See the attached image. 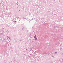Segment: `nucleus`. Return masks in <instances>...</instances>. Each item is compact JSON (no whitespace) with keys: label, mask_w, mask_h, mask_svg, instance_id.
<instances>
[{"label":"nucleus","mask_w":63,"mask_h":63,"mask_svg":"<svg viewBox=\"0 0 63 63\" xmlns=\"http://www.w3.org/2000/svg\"><path fill=\"white\" fill-rule=\"evenodd\" d=\"M34 38L35 39V40H37V38L36 36H34Z\"/></svg>","instance_id":"f257e3e1"},{"label":"nucleus","mask_w":63,"mask_h":63,"mask_svg":"<svg viewBox=\"0 0 63 63\" xmlns=\"http://www.w3.org/2000/svg\"><path fill=\"white\" fill-rule=\"evenodd\" d=\"M55 53H56V54L57 53V52H55Z\"/></svg>","instance_id":"f03ea898"}]
</instances>
